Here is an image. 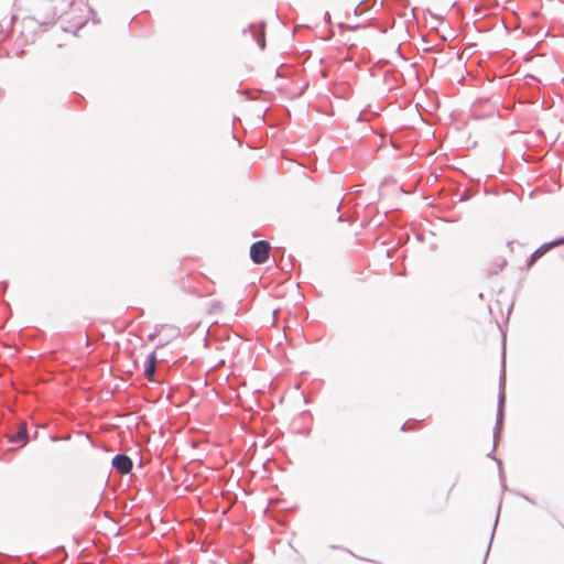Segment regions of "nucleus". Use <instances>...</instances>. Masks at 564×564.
Masks as SVG:
<instances>
[{
	"instance_id": "nucleus-1",
	"label": "nucleus",
	"mask_w": 564,
	"mask_h": 564,
	"mask_svg": "<svg viewBox=\"0 0 564 564\" xmlns=\"http://www.w3.org/2000/svg\"><path fill=\"white\" fill-rule=\"evenodd\" d=\"M270 250L271 246L268 241H257L250 247V258L257 264L264 263L269 259Z\"/></svg>"
},
{
	"instance_id": "nucleus-2",
	"label": "nucleus",
	"mask_w": 564,
	"mask_h": 564,
	"mask_svg": "<svg viewBox=\"0 0 564 564\" xmlns=\"http://www.w3.org/2000/svg\"><path fill=\"white\" fill-rule=\"evenodd\" d=\"M112 465L120 474H128L132 469V460L126 455L115 456Z\"/></svg>"
},
{
	"instance_id": "nucleus-3",
	"label": "nucleus",
	"mask_w": 564,
	"mask_h": 564,
	"mask_svg": "<svg viewBox=\"0 0 564 564\" xmlns=\"http://www.w3.org/2000/svg\"><path fill=\"white\" fill-rule=\"evenodd\" d=\"M158 357L155 352L148 356L144 362V376L148 380L154 381Z\"/></svg>"
},
{
	"instance_id": "nucleus-4",
	"label": "nucleus",
	"mask_w": 564,
	"mask_h": 564,
	"mask_svg": "<svg viewBox=\"0 0 564 564\" xmlns=\"http://www.w3.org/2000/svg\"><path fill=\"white\" fill-rule=\"evenodd\" d=\"M561 243H564V238L560 239L557 241L541 246L539 249H536L532 253L531 261H530L529 265L533 264L538 259H540L542 256H544L552 247L558 246Z\"/></svg>"
},
{
	"instance_id": "nucleus-5",
	"label": "nucleus",
	"mask_w": 564,
	"mask_h": 564,
	"mask_svg": "<svg viewBox=\"0 0 564 564\" xmlns=\"http://www.w3.org/2000/svg\"><path fill=\"white\" fill-rule=\"evenodd\" d=\"M28 435V430L25 424H21L19 426V431L17 434L11 438V442L18 443V442H25Z\"/></svg>"
},
{
	"instance_id": "nucleus-6",
	"label": "nucleus",
	"mask_w": 564,
	"mask_h": 564,
	"mask_svg": "<svg viewBox=\"0 0 564 564\" xmlns=\"http://www.w3.org/2000/svg\"><path fill=\"white\" fill-rule=\"evenodd\" d=\"M503 402H505V397H503V395H501V397H500V400H499V411H500V412H501V410H502Z\"/></svg>"
},
{
	"instance_id": "nucleus-7",
	"label": "nucleus",
	"mask_w": 564,
	"mask_h": 564,
	"mask_svg": "<svg viewBox=\"0 0 564 564\" xmlns=\"http://www.w3.org/2000/svg\"><path fill=\"white\" fill-rule=\"evenodd\" d=\"M499 173H501V174H508L509 172H508V171H506V170H503V169H500V170H499Z\"/></svg>"
}]
</instances>
